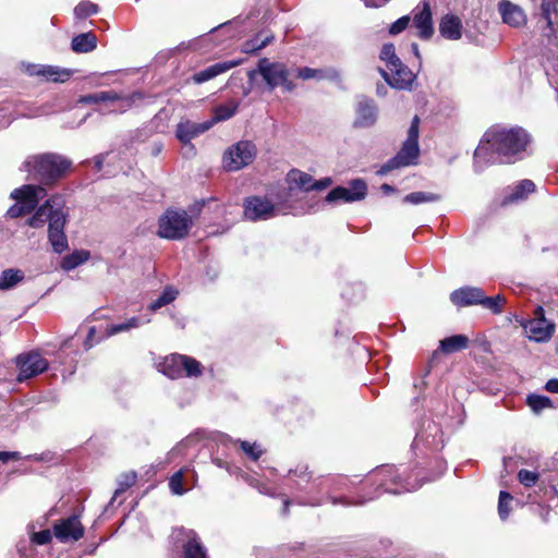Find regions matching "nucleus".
Wrapping results in <instances>:
<instances>
[{"mask_svg":"<svg viewBox=\"0 0 558 558\" xmlns=\"http://www.w3.org/2000/svg\"><path fill=\"white\" fill-rule=\"evenodd\" d=\"M182 471H184V484H185V487L189 488V490H190L193 487H195L196 484H197V473L190 465H186V466L182 468Z\"/></svg>","mask_w":558,"mask_h":558,"instance_id":"nucleus-56","label":"nucleus"},{"mask_svg":"<svg viewBox=\"0 0 558 558\" xmlns=\"http://www.w3.org/2000/svg\"><path fill=\"white\" fill-rule=\"evenodd\" d=\"M521 325L527 338L538 343L548 342L556 331V324L549 320L532 318L523 322Z\"/></svg>","mask_w":558,"mask_h":558,"instance_id":"nucleus-24","label":"nucleus"},{"mask_svg":"<svg viewBox=\"0 0 558 558\" xmlns=\"http://www.w3.org/2000/svg\"><path fill=\"white\" fill-rule=\"evenodd\" d=\"M274 39V36L271 34L266 35L262 37V34L256 35L254 38L245 41L243 44V52L245 53H253L256 52L263 48H265L271 40Z\"/></svg>","mask_w":558,"mask_h":558,"instance_id":"nucleus-44","label":"nucleus"},{"mask_svg":"<svg viewBox=\"0 0 558 558\" xmlns=\"http://www.w3.org/2000/svg\"><path fill=\"white\" fill-rule=\"evenodd\" d=\"M534 191L535 184L533 181L529 179L521 180L512 187L511 192L504 197L502 205H508L517 203L519 201H523L527 197L529 194L533 193Z\"/></svg>","mask_w":558,"mask_h":558,"instance_id":"nucleus-31","label":"nucleus"},{"mask_svg":"<svg viewBox=\"0 0 558 558\" xmlns=\"http://www.w3.org/2000/svg\"><path fill=\"white\" fill-rule=\"evenodd\" d=\"M469 339L464 335H454L440 341V349L445 353H453L468 347Z\"/></svg>","mask_w":558,"mask_h":558,"instance_id":"nucleus-37","label":"nucleus"},{"mask_svg":"<svg viewBox=\"0 0 558 558\" xmlns=\"http://www.w3.org/2000/svg\"><path fill=\"white\" fill-rule=\"evenodd\" d=\"M169 488L173 495L182 496L189 488L185 487L184 484V471L180 469L169 478Z\"/></svg>","mask_w":558,"mask_h":558,"instance_id":"nucleus-48","label":"nucleus"},{"mask_svg":"<svg viewBox=\"0 0 558 558\" xmlns=\"http://www.w3.org/2000/svg\"><path fill=\"white\" fill-rule=\"evenodd\" d=\"M295 547L292 546H278L276 548L259 547L255 549L256 558H294Z\"/></svg>","mask_w":558,"mask_h":558,"instance_id":"nucleus-34","label":"nucleus"},{"mask_svg":"<svg viewBox=\"0 0 558 558\" xmlns=\"http://www.w3.org/2000/svg\"><path fill=\"white\" fill-rule=\"evenodd\" d=\"M241 448L245 452V454L252 459L253 461H256L260 458L263 454V450L260 446L256 442H250V441H241Z\"/></svg>","mask_w":558,"mask_h":558,"instance_id":"nucleus-53","label":"nucleus"},{"mask_svg":"<svg viewBox=\"0 0 558 558\" xmlns=\"http://www.w3.org/2000/svg\"><path fill=\"white\" fill-rule=\"evenodd\" d=\"M418 125H420V119L417 116H415L412 119L411 125L408 130V137H407L405 142L418 143Z\"/></svg>","mask_w":558,"mask_h":558,"instance_id":"nucleus-57","label":"nucleus"},{"mask_svg":"<svg viewBox=\"0 0 558 558\" xmlns=\"http://www.w3.org/2000/svg\"><path fill=\"white\" fill-rule=\"evenodd\" d=\"M502 23L513 28H520L527 22L524 10L510 0H500L497 5Z\"/></svg>","mask_w":558,"mask_h":558,"instance_id":"nucleus-25","label":"nucleus"},{"mask_svg":"<svg viewBox=\"0 0 558 558\" xmlns=\"http://www.w3.org/2000/svg\"><path fill=\"white\" fill-rule=\"evenodd\" d=\"M411 17L409 15H403L399 17L396 22H393L389 27L390 35H398L402 33L410 24Z\"/></svg>","mask_w":558,"mask_h":558,"instance_id":"nucleus-55","label":"nucleus"},{"mask_svg":"<svg viewBox=\"0 0 558 558\" xmlns=\"http://www.w3.org/2000/svg\"><path fill=\"white\" fill-rule=\"evenodd\" d=\"M202 433L196 432L194 434L189 435L185 439H183L172 451H180L182 448H187L193 446L196 441L199 440Z\"/></svg>","mask_w":558,"mask_h":558,"instance_id":"nucleus-60","label":"nucleus"},{"mask_svg":"<svg viewBox=\"0 0 558 558\" xmlns=\"http://www.w3.org/2000/svg\"><path fill=\"white\" fill-rule=\"evenodd\" d=\"M420 158L418 143L403 142L399 151L389 160H387L377 171V175H386L392 170L415 166Z\"/></svg>","mask_w":558,"mask_h":558,"instance_id":"nucleus-10","label":"nucleus"},{"mask_svg":"<svg viewBox=\"0 0 558 558\" xmlns=\"http://www.w3.org/2000/svg\"><path fill=\"white\" fill-rule=\"evenodd\" d=\"M181 366L183 376L199 377L203 374L202 364L192 356L181 354Z\"/></svg>","mask_w":558,"mask_h":558,"instance_id":"nucleus-41","label":"nucleus"},{"mask_svg":"<svg viewBox=\"0 0 558 558\" xmlns=\"http://www.w3.org/2000/svg\"><path fill=\"white\" fill-rule=\"evenodd\" d=\"M238 64H239V61L218 62V63L207 66L204 70L196 72L192 76V80L196 84H202V83L210 81V80L215 78L216 76L229 71L230 69L236 66Z\"/></svg>","mask_w":558,"mask_h":558,"instance_id":"nucleus-30","label":"nucleus"},{"mask_svg":"<svg viewBox=\"0 0 558 558\" xmlns=\"http://www.w3.org/2000/svg\"><path fill=\"white\" fill-rule=\"evenodd\" d=\"M377 119L378 107L375 101L364 95L357 96L353 125L359 129H369L376 124Z\"/></svg>","mask_w":558,"mask_h":558,"instance_id":"nucleus-15","label":"nucleus"},{"mask_svg":"<svg viewBox=\"0 0 558 558\" xmlns=\"http://www.w3.org/2000/svg\"><path fill=\"white\" fill-rule=\"evenodd\" d=\"M288 477L295 489L302 493L298 497V504L311 507H318L324 504V498L316 494L317 489L312 485L315 477H312L307 465L299 464L295 469L289 470Z\"/></svg>","mask_w":558,"mask_h":558,"instance_id":"nucleus-6","label":"nucleus"},{"mask_svg":"<svg viewBox=\"0 0 558 558\" xmlns=\"http://www.w3.org/2000/svg\"><path fill=\"white\" fill-rule=\"evenodd\" d=\"M538 478H539V473L536 471H530V470L522 469L518 472V481L524 487H533L534 485H536Z\"/></svg>","mask_w":558,"mask_h":558,"instance_id":"nucleus-52","label":"nucleus"},{"mask_svg":"<svg viewBox=\"0 0 558 558\" xmlns=\"http://www.w3.org/2000/svg\"><path fill=\"white\" fill-rule=\"evenodd\" d=\"M256 154L257 148L252 141H239L223 153L222 167L230 172L239 171L251 165Z\"/></svg>","mask_w":558,"mask_h":558,"instance_id":"nucleus-8","label":"nucleus"},{"mask_svg":"<svg viewBox=\"0 0 558 558\" xmlns=\"http://www.w3.org/2000/svg\"><path fill=\"white\" fill-rule=\"evenodd\" d=\"M413 26L416 28V36L422 40H429L434 33L433 14L427 1H423L412 12Z\"/></svg>","mask_w":558,"mask_h":558,"instance_id":"nucleus-18","label":"nucleus"},{"mask_svg":"<svg viewBox=\"0 0 558 558\" xmlns=\"http://www.w3.org/2000/svg\"><path fill=\"white\" fill-rule=\"evenodd\" d=\"M541 17L546 23L544 36L549 43L558 45V0H544L541 5Z\"/></svg>","mask_w":558,"mask_h":558,"instance_id":"nucleus-23","label":"nucleus"},{"mask_svg":"<svg viewBox=\"0 0 558 558\" xmlns=\"http://www.w3.org/2000/svg\"><path fill=\"white\" fill-rule=\"evenodd\" d=\"M7 214L11 218H17L31 214V211L26 210L25 206L16 202L8 209Z\"/></svg>","mask_w":558,"mask_h":558,"instance_id":"nucleus-61","label":"nucleus"},{"mask_svg":"<svg viewBox=\"0 0 558 558\" xmlns=\"http://www.w3.org/2000/svg\"><path fill=\"white\" fill-rule=\"evenodd\" d=\"M438 31L444 39L450 41L460 40L463 34H465L469 40L475 38L471 31L463 28L462 20L452 13H447L440 17Z\"/></svg>","mask_w":558,"mask_h":558,"instance_id":"nucleus-17","label":"nucleus"},{"mask_svg":"<svg viewBox=\"0 0 558 558\" xmlns=\"http://www.w3.org/2000/svg\"><path fill=\"white\" fill-rule=\"evenodd\" d=\"M24 279V274L20 269H5L0 276V290H9Z\"/></svg>","mask_w":558,"mask_h":558,"instance_id":"nucleus-40","label":"nucleus"},{"mask_svg":"<svg viewBox=\"0 0 558 558\" xmlns=\"http://www.w3.org/2000/svg\"><path fill=\"white\" fill-rule=\"evenodd\" d=\"M53 534L62 543L75 542L83 537L84 527L77 515H71L53 525Z\"/></svg>","mask_w":558,"mask_h":558,"instance_id":"nucleus-22","label":"nucleus"},{"mask_svg":"<svg viewBox=\"0 0 558 558\" xmlns=\"http://www.w3.org/2000/svg\"><path fill=\"white\" fill-rule=\"evenodd\" d=\"M388 71L379 69L383 78L392 87L400 90L411 89L415 81L413 72L402 61L388 68Z\"/></svg>","mask_w":558,"mask_h":558,"instance_id":"nucleus-16","label":"nucleus"},{"mask_svg":"<svg viewBox=\"0 0 558 558\" xmlns=\"http://www.w3.org/2000/svg\"><path fill=\"white\" fill-rule=\"evenodd\" d=\"M332 184V180L329 177L323 178L320 180H314L313 182V191H323L329 187Z\"/></svg>","mask_w":558,"mask_h":558,"instance_id":"nucleus-62","label":"nucleus"},{"mask_svg":"<svg viewBox=\"0 0 558 558\" xmlns=\"http://www.w3.org/2000/svg\"><path fill=\"white\" fill-rule=\"evenodd\" d=\"M531 135L521 126L510 129L493 126L487 130L473 155V168L482 173L495 163H511L522 158Z\"/></svg>","mask_w":558,"mask_h":558,"instance_id":"nucleus-1","label":"nucleus"},{"mask_svg":"<svg viewBox=\"0 0 558 558\" xmlns=\"http://www.w3.org/2000/svg\"><path fill=\"white\" fill-rule=\"evenodd\" d=\"M440 195L432 192H412L404 196L403 202L412 205H420L423 203H435L440 201Z\"/></svg>","mask_w":558,"mask_h":558,"instance_id":"nucleus-42","label":"nucleus"},{"mask_svg":"<svg viewBox=\"0 0 558 558\" xmlns=\"http://www.w3.org/2000/svg\"><path fill=\"white\" fill-rule=\"evenodd\" d=\"M512 496L505 492V490H501L500 494H499V500H498V514H499V518L505 521L509 514H510V502L512 501Z\"/></svg>","mask_w":558,"mask_h":558,"instance_id":"nucleus-50","label":"nucleus"},{"mask_svg":"<svg viewBox=\"0 0 558 558\" xmlns=\"http://www.w3.org/2000/svg\"><path fill=\"white\" fill-rule=\"evenodd\" d=\"M368 482L374 486V492L367 496H362L354 505H364L383 494H401L420 488L425 482L418 477V472L409 473L408 468L400 465H380L374 469L368 475Z\"/></svg>","mask_w":558,"mask_h":558,"instance_id":"nucleus-2","label":"nucleus"},{"mask_svg":"<svg viewBox=\"0 0 558 558\" xmlns=\"http://www.w3.org/2000/svg\"><path fill=\"white\" fill-rule=\"evenodd\" d=\"M504 469L506 473H511L515 466L514 458L512 457H505L502 460Z\"/></svg>","mask_w":558,"mask_h":558,"instance_id":"nucleus-63","label":"nucleus"},{"mask_svg":"<svg viewBox=\"0 0 558 558\" xmlns=\"http://www.w3.org/2000/svg\"><path fill=\"white\" fill-rule=\"evenodd\" d=\"M287 179L290 184L295 185L300 190L306 192L313 191L314 178L308 173L293 169L288 173Z\"/></svg>","mask_w":558,"mask_h":558,"instance_id":"nucleus-36","label":"nucleus"},{"mask_svg":"<svg viewBox=\"0 0 558 558\" xmlns=\"http://www.w3.org/2000/svg\"><path fill=\"white\" fill-rule=\"evenodd\" d=\"M367 195V184L362 179H354L348 186H336L325 197L329 204L354 203L364 199Z\"/></svg>","mask_w":558,"mask_h":558,"instance_id":"nucleus-12","label":"nucleus"},{"mask_svg":"<svg viewBox=\"0 0 558 558\" xmlns=\"http://www.w3.org/2000/svg\"><path fill=\"white\" fill-rule=\"evenodd\" d=\"M71 161L58 154H40L28 157L22 170L43 184H52L70 169Z\"/></svg>","mask_w":558,"mask_h":558,"instance_id":"nucleus-3","label":"nucleus"},{"mask_svg":"<svg viewBox=\"0 0 558 558\" xmlns=\"http://www.w3.org/2000/svg\"><path fill=\"white\" fill-rule=\"evenodd\" d=\"M526 404L534 413H539L547 408H553V402L548 397L535 393L527 396Z\"/></svg>","mask_w":558,"mask_h":558,"instance_id":"nucleus-46","label":"nucleus"},{"mask_svg":"<svg viewBox=\"0 0 558 558\" xmlns=\"http://www.w3.org/2000/svg\"><path fill=\"white\" fill-rule=\"evenodd\" d=\"M193 225L185 210L167 209L158 220L157 234L162 239L181 240L185 238Z\"/></svg>","mask_w":558,"mask_h":558,"instance_id":"nucleus-4","label":"nucleus"},{"mask_svg":"<svg viewBox=\"0 0 558 558\" xmlns=\"http://www.w3.org/2000/svg\"><path fill=\"white\" fill-rule=\"evenodd\" d=\"M19 374L16 380L23 383L44 373L48 368V361L37 352L20 354L16 357Z\"/></svg>","mask_w":558,"mask_h":558,"instance_id":"nucleus-14","label":"nucleus"},{"mask_svg":"<svg viewBox=\"0 0 558 558\" xmlns=\"http://www.w3.org/2000/svg\"><path fill=\"white\" fill-rule=\"evenodd\" d=\"M213 126V122L196 123L190 120L182 121L177 125L175 136L184 145L191 144V141L205 133Z\"/></svg>","mask_w":558,"mask_h":558,"instance_id":"nucleus-28","label":"nucleus"},{"mask_svg":"<svg viewBox=\"0 0 558 558\" xmlns=\"http://www.w3.org/2000/svg\"><path fill=\"white\" fill-rule=\"evenodd\" d=\"M185 542L182 545V558H208L207 549L198 535L193 531H184Z\"/></svg>","mask_w":558,"mask_h":558,"instance_id":"nucleus-29","label":"nucleus"},{"mask_svg":"<svg viewBox=\"0 0 558 558\" xmlns=\"http://www.w3.org/2000/svg\"><path fill=\"white\" fill-rule=\"evenodd\" d=\"M47 196L45 187L35 184H25L11 192V197L25 206L31 213L35 210L38 203Z\"/></svg>","mask_w":558,"mask_h":558,"instance_id":"nucleus-21","label":"nucleus"},{"mask_svg":"<svg viewBox=\"0 0 558 558\" xmlns=\"http://www.w3.org/2000/svg\"><path fill=\"white\" fill-rule=\"evenodd\" d=\"M159 371L171 379L183 377L181 366V354H170L158 365Z\"/></svg>","mask_w":558,"mask_h":558,"instance_id":"nucleus-33","label":"nucleus"},{"mask_svg":"<svg viewBox=\"0 0 558 558\" xmlns=\"http://www.w3.org/2000/svg\"><path fill=\"white\" fill-rule=\"evenodd\" d=\"M484 290L478 287L464 286L450 293V301L458 307L480 305Z\"/></svg>","mask_w":558,"mask_h":558,"instance_id":"nucleus-27","label":"nucleus"},{"mask_svg":"<svg viewBox=\"0 0 558 558\" xmlns=\"http://www.w3.org/2000/svg\"><path fill=\"white\" fill-rule=\"evenodd\" d=\"M98 5L96 3H93L90 1L84 0L81 1L75 8H74V15L78 20L86 19L90 15H95L98 13Z\"/></svg>","mask_w":558,"mask_h":558,"instance_id":"nucleus-49","label":"nucleus"},{"mask_svg":"<svg viewBox=\"0 0 558 558\" xmlns=\"http://www.w3.org/2000/svg\"><path fill=\"white\" fill-rule=\"evenodd\" d=\"M51 532L49 530H41L32 535V541L37 545H46L51 541Z\"/></svg>","mask_w":558,"mask_h":558,"instance_id":"nucleus-58","label":"nucleus"},{"mask_svg":"<svg viewBox=\"0 0 558 558\" xmlns=\"http://www.w3.org/2000/svg\"><path fill=\"white\" fill-rule=\"evenodd\" d=\"M380 59L386 62L387 68L391 65H396V63L400 62V58L396 54V49L393 44H385L380 51Z\"/></svg>","mask_w":558,"mask_h":558,"instance_id":"nucleus-51","label":"nucleus"},{"mask_svg":"<svg viewBox=\"0 0 558 558\" xmlns=\"http://www.w3.org/2000/svg\"><path fill=\"white\" fill-rule=\"evenodd\" d=\"M97 47V36L93 32L82 33L72 38L71 48L76 53H88Z\"/></svg>","mask_w":558,"mask_h":558,"instance_id":"nucleus-32","label":"nucleus"},{"mask_svg":"<svg viewBox=\"0 0 558 558\" xmlns=\"http://www.w3.org/2000/svg\"><path fill=\"white\" fill-rule=\"evenodd\" d=\"M313 487L317 489L316 494L320 495L324 499V494L327 496L333 506H355L354 504L361 498L351 500L345 496L335 497L331 494L340 490H349L353 485V481L347 476H317L312 483Z\"/></svg>","mask_w":558,"mask_h":558,"instance_id":"nucleus-5","label":"nucleus"},{"mask_svg":"<svg viewBox=\"0 0 558 558\" xmlns=\"http://www.w3.org/2000/svg\"><path fill=\"white\" fill-rule=\"evenodd\" d=\"M240 102L238 100H230L228 104L218 105L214 109V117L208 122H213V125L217 122L226 121L232 118L238 111Z\"/></svg>","mask_w":558,"mask_h":558,"instance_id":"nucleus-35","label":"nucleus"},{"mask_svg":"<svg viewBox=\"0 0 558 558\" xmlns=\"http://www.w3.org/2000/svg\"><path fill=\"white\" fill-rule=\"evenodd\" d=\"M90 254L88 251L80 250L65 255L61 260V268L70 271L88 260Z\"/></svg>","mask_w":558,"mask_h":558,"instance_id":"nucleus-39","label":"nucleus"},{"mask_svg":"<svg viewBox=\"0 0 558 558\" xmlns=\"http://www.w3.org/2000/svg\"><path fill=\"white\" fill-rule=\"evenodd\" d=\"M179 292L173 287H166L162 293L149 304V310L155 312L170 303H172Z\"/></svg>","mask_w":558,"mask_h":558,"instance_id":"nucleus-43","label":"nucleus"},{"mask_svg":"<svg viewBox=\"0 0 558 558\" xmlns=\"http://www.w3.org/2000/svg\"><path fill=\"white\" fill-rule=\"evenodd\" d=\"M69 215L56 216L48 226V242L56 254H62L69 250L68 236L64 232Z\"/></svg>","mask_w":558,"mask_h":558,"instance_id":"nucleus-20","label":"nucleus"},{"mask_svg":"<svg viewBox=\"0 0 558 558\" xmlns=\"http://www.w3.org/2000/svg\"><path fill=\"white\" fill-rule=\"evenodd\" d=\"M296 75L298 77L304 81L312 78L322 80L323 69H312L308 66H303L296 70Z\"/></svg>","mask_w":558,"mask_h":558,"instance_id":"nucleus-54","label":"nucleus"},{"mask_svg":"<svg viewBox=\"0 0 558 558\" xmlns=\"http://www.w3.org/2000/svg\"><path fill=\"white\" fill-rule=\"evenodd\" d=\"M39 72L40 76L52 82H64L70 76V72L68 70H60L52 65H43L40 66Z\"/></svg>","mask_w":558,"mask_h":558,"instance_id":"nucleus-45","label":"nucleus"},{"mask_svg":"<svg viewBox=\"0 0 558 558\" xmlns=\"http://www.w3.org/2000/svg\"><path fill=\"white\" fill-rule=\"evenodd\" d=\"M258 71L270 92L278 86L284 92H292L295 88V84L289 80V69L282 62H271L267 58H262L258 61Z\"/></svg>","mask_w":558,"mask_h":558,"instance_id":"nucleus-7","label":"nucleus"},{"mask_svg":"<svg viewBox=\"0 0 558 558\" xmlns=\"http://www.w3.org/2000/svg\"><path fill=\"white\" fill-rule=\"evenodd\" d=\"M244 217L250 221L268 220L279 215L280 209L266 196H248L243 202Z\"/></svg>","mask_w":558,"mask_h":558,"instance_id":"nucleus-11","label":"nucleus"},{"mask_svg":"<svg viewBox=\"0 0 558 558\" xmlns=\"http://www.w3.org/2000/svg\"><path fill=\"white\" fill-rule=\"evenodd\" d=\"M444 445V434L439 425L433 421H425L416 433L412 446L416 450H440Z\"/></svg>","mask_w":558,"mask_h":558,"instance_id":"nucleus-13","label":"nucleus"},{"mask_svg":"<svg viewBox=\"0 0 558 558\" xmlns=\"http://www.w3.org/2000/svg\"><path fill=\"white\" fill-rule=\"evenodd\" d=\"M65 201L62 195L54 194L45 201L39 207H36L34 214L26 220V225L39 229L46 223H51L56 216H64Z\"/></svg>","mask_w":558,"mask_h":558,"instance_id":"nucleus-9","label":"nucleus"},{"mask_svg":"<svg viewBox=\"0 0 558 558\" xmlns=\"http://www.w3.org/2000/svg\"><path fill=\"white\" fill-rule=\"evenodd\" d=\"M506 302L507 299L502 294L487 296L486 293L484 292L480 301V306L489 311L494 315H500L504 312V306Z\"/></svg>","mask_w":558,"mask_h":558,"instance_id":"nucleus-38","label":"nucleus"},{"mask_svg":"<svg viewBox=\"0 0 558 558\" xmlns=\"http://www.w3.org/2000/svg\"><path fill=\"white\" fill-rule=\"evenodd\" d=\"M143 324H144V322L140 317H131L123 323L112 324V325L107 326L105 333L97 339H95L96 327H90L88 329V333H87V337L84 342V348L86 350H89L96 343L100 342L101 340H104L106 338H109V337L114 336L120 332L130 331L131 329H134V328H138Z\"/></svg>","mask_w":558,"mask_h":558,"instance_id":"nucleus-19","label":"nucleus"},{"mask_svg":"<svg viewBox=\"0 0 558 558\" xmlns=\"http://www.w3.org/2000/svg\"><path fill=\"white\" fill-rule=\"evenodd\" d=\"M136 482V473L134 472H130V473H125V474H122L120 477H119V481H118V487L117 489L114 490V494L109 502V506H112L114 500L121 495L123 494L128 488H130L131 486H133Z\"/></svg>","mask_w":558,"mask_h":558,"instance_id":"nucleus-47","label":"nucleus"},{"mask_svg":"<svg viewBox=\"0 0 558 558\" xmlns=\"http://www.w3.org/2000/svg\"><path fill=\"white\" fill-rule=\"evenodd\" d=\"M140 94L134 93L132 96L122 97L120 94L113 90H102L89 95H85L81 97V102L83 104H99V102H116L121 101L122 106L120 107L121 111H125L130 108L135 98H138Z\"/></svg>","mask_w":558,"mask_h":558,"instance_id":"nucleus-26","label":"nucleus"},{"mask_svg":"<svg viewBox=\"0 0 558 558\" xmlns=\"http://www.w3.org/2000/svg\"><path fill=\"white\" fill-rule=\"evenodd\" d=\"M322 80H327V81H331L337 84H340L341 83V74L335 68H326V69H323Z\"/></svg>","mask_w":558,"mask_h":558,"instance_id":"nucleus-59","label":"nucleus"},{"mask_svg":"<svg viewBox=\"0 0 558 558\" xmlns=\"http://www.w3.org/2000/svg\"><path fill=\"white\" fill-rule=\"evenodd\" d=\"M545 389L548 392L558 393V378L549 379L545 385Z\"/></svg>","mask_w":558,"mask_h":558,"instance_id":"nucleus-64","label":"nucleus"}]
</instances>
